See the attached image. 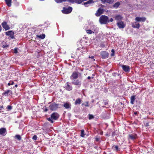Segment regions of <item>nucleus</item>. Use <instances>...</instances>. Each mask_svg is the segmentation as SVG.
Segmentation results:
<instances>
[{
	"label": "nucleus",
	"mask_w": 154,
	"mask_h": 154,
	"mask_svg": "<svg viewBox=\"0 0 154 154\" xmlns=\"http://www.w3.org/2000/svg\"><path fill=\"white\" fill-rule=\"evenodd\" d=\"M99 21L101 24H106L109 23V18L107 16L102 15L100 17Z\"/></svg>",
	"instance_id": "1"
},
{
	"label": "nucleus",
	"mask_w": 154,
	"mask_h": 154,
	"mask_svg": "<svg viewBox=\"0 0 154 154\" xmlns=\"http://www.w3.org/2000/svg\"><path fill=\"white\" fill-rule=\"evenodd\" d=\"M87 0H55L56 2L57 3H60L63 2L68 1L70 2L75 3L78 4H80L83 1Z\"/></svg>",
	"instance_id": "2"
},
{
	"label": "nucleus",
	"mask_w": 154,
	"mask_h": 154,
	"mask_svg": "<svg viewBox=\"0 0 154 154\" xmlns=\"http://www.w3.org/2000/svg\"><path fill=\"white\" fill-rule=\"evenodd\" d=\"M72 11L71 7H63L62 10V13L65 14H68L70 13Z\"/></svg>",
	"instance_id": "3"
},
{
	"label": "nucleus",
	"mask_w": 154,
	"mask_h": 154,
	"mask_svg": "<svg viewBox=\"0 0 154 154\" xmlns=\"http://www.w3.org/2000/svg\"><path fill=\"white\" fill-rule=\"evenodd\" d=\"M91 29H86L87 33L88 34H91L94 33H97L98 31L97 30V28L95 26H94Z\"/></svg>",
	"instance_id": "4"
},
{
	"label": "nucleus",
	"mask_w": 154,
	"mask_h": 154,
	"mask_svg": "<svg viewBox=\"0 0 154 154\" xmlns=\"http://www.w3.org/2000/svg\"><path fill=\"white\" fill-rule=\"evenodd\" d=\"M58 105L55 103H51L49 106L50 109L52 110L56 109L58 108Z\"/></svg>",
	"instance_id": "5"
},
{
	"label": "nucleus",
	"mask_w": 154,
	"mask_h": 154,
	"mask_svg": "<svg viewBox=\"0 0 154 154\" xmlns=\"http://www.w3.org/2000/svg\"><path fill=\"white\" fill-rule=\"evenodd\" d=\"M100 55L101 56L102 59H106L108 57L109 54L105 51H101L100 53Z\"/></svg>",
	"instance_id": "6"
},
{
	"label": "nucleus",
	"mask_w": 154,
	"mask_h": 154,
	"mask_svg": "<svg viewBox=\"0 0 154 154\" xmlns=\"http://www.w3.org/2000/svg\"><path fill=\"white\" fill-rule=\"evenodd\" d=\"M117 25L119 28H124L125 26L124 22L122 21H118L117 23Z\"/></svg>",
	"instance_id": "7"
},
{
	"label": "nucleus",
	"mask_w": 154,
	"mask_h": 154,
	"mask_svg": "<svg viewBox=\"0 0 154 154\" xmlns=\"http://www.w3.org/2000/svg\"><path fill=\"white\" fill-rule=\"evenodd\" d=\"M123 70L126 72H128L130 70V67L129 66L122 65V66Z\"/></svg>",
	"instance_id": "8"
},
{
	"label": "nucleus",
	"mask_w": 154,
	"mask_h": 154,
	"mask_svg": "<svg viewBox=\"0 0 154 154\" xmlns=\"http://www.w3.org/2000/svg\"><path fill=\"white\" fill-rule=\"evenodd\" d=\"M72 83L75 85L80 86L81 85V81L79 79L74 80L72 82Z\"/></svg>",
	"instance_id": "9"
},
{
	"label": "nucleus",
	"mask_w": 154,
	"mask_h": 154,
	"mask_svg": "<svg viewBox=\"0 0 154 154\" xmlns=\"http://www.w3.org/2000/svg\"><path fill=\"white\" fill-rule=\"evenodd\" d=\"M63 106L66 109H71V105L70 103L64 102Z\"/></svg>",
	"instance_id": "10"
},
{
	"label": "nucleus",
	"mask_w": 154,
	"mask_h": 154,
	"mask_svg": "<svg viewBox=\"0 0 154 154\" xmlns=\"http://www.w3.org/2000/svg\"><path fill=\"white\" fill-rule=\"evenodd\" d=\"M59 117V115L57 113H54L51 116V118L52 119L57 120Z\"/></svg>",
	"instance_id": "11"
},
{
	"label": "nucleus",
	"mask_w": 154,
	"mask_h": 154,
	"mask_svg": "<svg viewBox=\"0 0 154 154\" xmlns=\"http://www.w3.org/2000/svg\"><path fill=\"white\" fill-rule=\"evenodd\" d=\"M2 25L3 28H4L5 30H8L10 29L9 26L7 24V23L5 22H3Z\"/></svg>",
	"instance_id": "12"
},
{
	"label": "nucleus",
	"mask_w": 154,
	"mask_h": 154,
	"mask_svg": "<svg viewBox=\"0 0 154 154\" xmlns=\"http://www.w3.org/2000/svg\"><path fill=\"white\" fill-rule=\"evenodd\" d=\"M128 136L129 139L132 140H134L136 139L137 135L136 134L133 133L129 134Z\"/></svg>",
	"instance_id": "13"
},
{
	"label": "nucleus",
	"mask_w": 154,
	"mask_h": 154,
	"mask_svg": "<svg viewBox=\"0 0 154 154\" xmlns=\"http://www.w3.org/2000/svg\"><path fill=\"white\" fill-rule=\"evenodd\" d=\"M103 9L99 8L96 13L95 15L97 17H99L103 13Z\"/></svg>",
	"instance_id": "14"
},
{
	"label": "nucleus",
	"mask_w": 154,
	"mask_h": 154,
	"mask_svg": "<svg viewBox=\"0 0 154 154\" xmlns=\"http://www.w3.org/2000/svg\"><path fill=\"white\" fill-rule=\"evenodd\" d=\"M64 88L67 91H70L72 90V87L70 85L68 84V82H67Z\"/></svg>",
	"instance_id": "15"
},
{
	"label": "nucleus",
	"mask_w": 154,
	"mask_h": 154,
	"mask_svg": "<svg viewBox=\"0 0 154 154\" xmlns=\"http://www.w3.org/2000/svg\"><path fill=\"white\" fill-rule=\"evenodd\" d=\"M14 34V32L12 31H9L6 32V34L7 35L10 36L12 38H14L13 35Z\"/></svg>",
	"instance_id": "16"
},
{
	"label": "nucleus",
	"mask_w": 154,
	"mask_h": 154,
	"mask_svg": "<svg viewBox=\"0 0 154 154\" xmlns=\"http://www.w3.org/2000/svg\"><path fill=\"white\" fill-rule=\"evenodd\" d=\"M146 20V18L144 17H137L135 18V20L137 21L144 22Z\"/></svg>",
	"instance_id": "17"
},
{
	"label": "nucleus",
	"mask_w": 154,
	"mask_h": 154,
	"mask_svg": "<svg viewBox=\"0 0 154 154\" xmlns=\"http://www.w3.org/2000/svg\"><path fill=\"white\" fill-rule=\"evenodd\" d=\"M6 129L5 128H2L0 129V134L5 136L6 134Z\"/></svg>",
	"instance_id": "18"
},
{
	"label": "nucleus",
	"mask_w": 154,
	"mask_h": 154,
	"mask_svg": "<svg viewBox=\"0 0 154 154\" xmlns=\"http://www.w3.org/2000/svg\"><path fill=\"white\" fill-rule=\"evenodd\" d=\"M94 2L93 0H89L86 2L84 3V5L85 7H87L89 6V4L93 3Z\"/></svg>",
	"instance_id": "19"
},
{
	"label": "nucleus",
	"mask_w": 154,
	"mask_h": 154,
	"mask_svg": "<svg viewBox=\"0 0 154 154\" xmlns=\"http://www.w3.org/2000/svg\"><path fill=\"white\" fill-rule=\"evenodd\" d=\"M132 26L134 28L139 29L140 26V25L139 23H137L136 22H134L132 23Z\"/></svg>",
	"instance_id": "20"
},
{
	"label": "nucleus",
	"mask_w": 154,
	"mask_h": 154,
	"mask_svg": "<svg viewBox=\"0 0 154 154\" xmlns=\"http://www.w3.org/2000/svg\"><path fill=\"white\" fill-rule=\"evenodd\" d=\"M114 17L115 19L117 21H121L122 17L120 15H118L115 16Z\"/></svg>",
	"instance_id": "21"
},
{
	"label": "nucleus",
	"mask_w": 154,
	"mask_h": 154,
	"mask_svg": "<svg viewBox=\"0 0 154 154\" xmlns=\"http://www.w3.org/2000/svg\"><path fill=\"white\" fill-rule=\"evenodd\" d=\"M71 76L74 79H77L78 77V74L77 72H74L72 74Z\"/></svg>",
	"instance_id": "22"
},
{
	"label": "nucleus",
	"mask_w": 154,
	"mask_h": 154,
	"mask_svg": "<svg viewBox=\"0 0 154 154\" xmlns=\"http://www.w3.org/2000/svg\"><path fill=\"white\" fill-rule=\"evenodd\" d=\"M6 4L9 7L11 6V0H5Z\"/></svg>",
	"instance_id": "23"
},
{
	"label": "nucleus",
	"mask_w": 154,
	"mask_h": 154,
	"mask_svg": "<svg viewBox=\"0 0 154 154\" xmlns=\"http://www.w3.org/2000/svg\"><path fill=\"white\" fill-rule=\"evenodd\" d=\"M81 101L82 100L80 98H78L76 100V101L75 102V105L80 104L81 103Z\"/></svg>",
	"instance_id": "24"
},
{
	"label": "nucleus",
	"mask_w": 154,
	"mask_h": 154,
	"mask_svg": "<svg viewBox=\"0 0 154 154\" xmlns=\"http://www.w3.org/2000/svg\"><path fill=\"white\" fill-rule=\"evenodd\" d=\"M101 1L103 2H107L109 4L112 3L113 2L114 0H101Z\"/></svg>",
	"instance_id": "25"
},
{
	"label": "nucleus",
	"mask_w": 154,
	"mask_h": 154,
	"mask_svg": "<svg viewBox=\"0 0 154 154\" xmlns=\"http://www.w3.org/2000/svg\"><path fill=\"white\" fill-rule=\"evenodd\" d=\"M135 100V96H132L131 98V103L132 104H134V102Z\"/></svg>",
	"instance_id": "26"
},
{
	"label": "nucleus",
	"mask_w": 154,
	"mask_h": 154,
	"mask_svg": "<svg viewBox=\"0 0 154 154\" xmlns=\"http://www.w3.org/2000/svg\"><path fill=\"white\" fill-rule=\"evenodd\" d=\"M45 35L44 34H42V35H37V37L39 38L42 39H44L45 37Z\"/></svg>",
	"instance_id": "27"
},
{
	"label": "nucleus",
	"mask_w": 154,
	"mask_h": 154,
	"mask_svg": "<svg viewBox=\"0 0 154 154\" xmlns=\"http://www.w3.org/2000/svg\"><path fill=\"white\" fill-rule=\"evenodd\" d=\"M16 139L19 140H20L21 139V137L19 135H16L15 137Z\"/></svg>",
	"instance_id": "28"
},
{
	"label": "nucleus",
	"mask_w": 154,
	"mask_h": 154,
	"mask_svg": "<svg viewBox=\"0 0 154 154\" xmlns=\"http://www.w3.org/2000/svg\"><path fill=\"white\" fill-rule=\"evenodd\" d=\"M81 137H83L85 136V134H84V131L83 130H82L81 131Z\"/></svg>",
	"instance_id": "29"
},
{
	"label": "nucleus",
	"mask_w": 154,
	"mask_h": 154,
	"mask_svg": "<svg viewBox=\"0 0 154 154\" xmlns=\"http://www.w3.org/2000/svg\"><path fill=\"white\" fill-rule=\"evenodd\" d=\"M120 4L119 2H116L115 4L114 5V7L117 8H118L119 5H120Z\"/></svg>",
	"instance_id": "30"
},
{
	"label": "nucleus",
	"mask_w": 154,
	"mask_h": 154,
	"mask_svg": "<svg viewBox=\"0 0 154 154\" xmlns=\"http://www.w3.org/2000/svg\"><path fill=\"white\" fill-rule=\"evenodd\" d=\"M11 93V91L10 90H8L6 91L4 93L5 94H10L9 93Z\"/></svg>",
	"instance_id": "31"
},
{
	"label": "nucleus",
	"mask_w": 154,
	"mask_h": 154,
	"mask_svg": "<svg viewBox=\"0 0 154 154\" xmlns=\"http://www.w3.org/2000/svg\"><path fill=\"white\" fill-rule=\"evenodd\" d=\"M12 107L11 106L8 105L7 107V109L8 110H11L12 109Z\"/></svg>",
	"instance_id": "32"
},
{
	"label": "nucleus",
	"mask_w": 154,
	"mask_h": 154,
	"mask_svg": "<svg viewBox=\"0 0 154 154\" xmlns=\"http://www.w3.org/2000/svg\"><path fill=\"white\" fill-rule=\"evenodd\" d=\"M14 82L13 81H10L8 83V85L9 86L13 85Z\"/></svg>",
	"instance_id": "33"
},
{
	"label": "nucleus",
	"mask_w": 154,
	"mask_h": 154,
	"mask_svg": "<svg viewBox=\"0 0 154 154\" xmlns=\"http://www.w3.org/2000/svg\"><path fill=\"white\" fill-rule=\"evenodd\" d=\"M88 102H86L85 103H83L82 105H84V106H87V107H88V106H89L88 104Z\"/></svg>",
	"instance_id": "34"
},
{
	"label": "nucleus",
	"mask_w": 154,
	"mask_h": 154,
	"mask_svg": "<svg viewBox=\"0 0 154 154\" xmlns=\"http://www.w3.org/2000/svg\"><path fill=\"white\" fill-rule=\"evenodd\" d=\"M51 119V118H48L47 119L48 121L50 122L51 123H53L54 122V121Z\"/></svg>",
	"instance_id": "35"
},
{
	"label": "nucleus",
	"mask_w": 154,
	"mask_h": 154,
	"mask_svg": "<svg viewBox=\"0 0 154 154\" xmlns=\"http://www.w3.org/2000/svg\"><path fill=\"white\" fill-rule=\"evenodd\" d=\"M94 118V116L91 115H89V119H93Z\"/></svg>",
	"instance_id": "36"
},
{
	"label": "nucleus",
	"mask_w": 154,
	"mask_h": 154,
	"mask_svg": "<svg viewBox=\"0 0 154 154\" xmlns=\"http://www.w3.org/2000/svg\"><path fill=\"white\" fill-rule=\"evenodd\" d=\"M37 137L36 135H34L32 137V139L34 140H36L37 139Z\"/></svg>",
	"instance_id": "37"
},
{
	"label": "nucleus",
	"mask_w": 154,
	"mask_h": 154,
	"mask_svg": "<svg viewBox=\"0 0 154 154\" xmlns=\"http://www.w3.org/2000/svg\"><path fill=\"white\" fill-rule=\"evenodd\" d=\"M17 48H14V53L15 54H16L17 53Z\"/></svg>",
	"instance_id": "38"
},
{
	"label": "nucleus",
	"mask_w": 154,
	"mask_h": 154,
	"mask_svg": "<svg viewBox=\"0 0 154 154\" xmlns=\"http://www.w3.org/2000/svg\"><path fill=\"white\" fill-rule=\"evenodd\" d=\"M3 48H6L7 47H8V45H3Z\"/></svg>",
	"instance_id": "39"
},
{
	"label": "nucleus",
	"mask_w": 154,
	"mask_h": 154,
	"mask_svg": "<svg viewBox=\"0 0 154 154\" xmlns=\"http://www.w3.org/2000/svg\"><path fill=\"white\" fill-rule=\"evenodd\" d=\"M113 21V19L112 18H111L109 20V22H112Z\"/></svg>",
	"instance_id": "40"
},
{
	"label": "nucleus",
	"mask_w": 154,
	"mask_h": 154,
	"mask_svg": "<svg viewBox=\"0 0 154 154\" xmlns=\"http://www.w3.org/2000/svg\"><path fill=\"white\" fill-rule=\"evenodd\" d=\"M115 149L117 150H118V146H116L115 147H114Z\"/></svg>",
	"instance_id": "41"
},
{
	"label": "nucleus",
	"mask_w": 154,
	"mask_h": 154,
	"mask_svg": "<svg viewBox=\"0 0 154 154\" xmlns=\"http://www.w3.org/2000/svg\"><path fill=\"white\" fill-rule=\"evenodd\" d=\"M100 139V138L97 137L95 138V140L97 141H98Z\"/></svg>",
	"instance_id": "42"
},
{
	"label": "nucleus",
	"mask_w": 154,
	"mask_h": 154,
	"mask_svg": "<svg viewBox=\"0 0 154 154\" xmlns=\"http://www.w3.org/2000/svg\"><path fill=\"white\" fill-rule=\"evenodd\" d=\"M89 58H91V59H93L94 58V56H89Z\"/></svg>",
	"instance_id": "43"
},
{
	"label": "nucleus",
	"mask_w": 154,
	"mask_h": 154,
	"mask_svg": "<svg viewBox=\"0 0 154 154\" xmlns=\"http://www.w3.org/2000/svg\"><path fill=\"white\" fill-rule=\"evenodd\" d=\"M91 78V77H90V76H88L87 78V79H90Z\"/></svg>",
	"instance_id": "44"
},
{
	"label": "nucleus",
	"mask_w": 154,
	"mask_h": 154,
	"mask_svg": "<svg viewBox=\"0 0 154 154\" xmlns=\"http://www.w3.org/2000/svg\"><path fill=\"white\" fill-rule=\"evenodd\" d=\"M114 55V53H112L111 54V55L112 56H113Z\"/></svg>",
	"instance_id": "45"
},
{
	"label": "nucleus",
	"mask_w": 154,
	"mask_h": 154,
	"mask_svg": "<svg viewBox=\"0 0 154 154\" xmlns=\"http://www.w3.org/2000/svg\"><path fill=\"white\" fill-rule=\"evenodd\" d=\"M137 114V112H134V114L135 115H136Z\"/></svg>",
	"instance_id": "46"
},
{
	"label": "nucleus",
	"mask_w": 154,
	"mask_h": 154,
	"mask_svg": "<svg viewBox=\"0 0 154 154\" xmlns=\"http://www.w3.org/2000/svg\"><path fill=\"white\" fill-rule=\"evenodd\" d=\"M113 53H114V50L113 49H112L111 51Z\"/></svg>",
	"instance_id": "47"
},
{
	"label": "nucleus",
	"mask_w": 154,
	"mask_h": 154,
	"mask_svg": "<svg viewBox=\"0 0 154 154\" xmlns=\"http://www.w3.org/2000/svg\"><path fill=\"white\" fill-rule=\"evenodd\" d=\"M15 87H17V85H15Z\"/></svg>",
	"instance_id": "48"
},
{
	"label": "nucleus",
	"mask_w": 154,
	"mask_h": 154,
	"mask_svg": "<svg viewBox=\"0 0 154 154\" xmlns=\"http://www.w3.org/2000/svg\"><path fill=\"white\" fill-rule=\"evenodd\" d=\"M45 111H47L48 110H47V109H45Z\"/></svg>",
	"instance_id": "49"
},
{
	"label": "nucleus",
	"mask_w": 154,
	"mask_h": 154,
	"mask_svg": "<svg viewBox=\"0 0 154 154\" xmlns=\"http://www.w3.org/2000/svg\"><path fill=\"white\" fill-rule=\"evenodd\" d=\"M92 75H93V76H94V74H92Z\"/></svg>",
	"instance_id": "50"
},
{
	"label": "nucleus",
	"mask_w": 154,
	"mask_h": 154,
	"mask_svg": "<svg viewBox=\"0 0 154 154\" xmlns=\"http://www.w3.org/2000/svg\"><path fill=\"white\" fill-rule=\"evenodd\" d=\"M93 78H94V77H91V78H92V79H93Z\"/></svg>",
	"instance_id": "51"
},
{
	"label": "nucleus",
	"mask_w": 154,
	"mask_h": 154,
	"mask_svg": "<svg viewBox=\"0 0 154 154\" xmlns=\"http://www.w3.org/2000/svg\"><path fill=\"white\" fill-rule=\"evenodd\" d=\"M95 60L94 59V60Z\"/></svg>",
	"instance_id": "52"
}]
</instances>
